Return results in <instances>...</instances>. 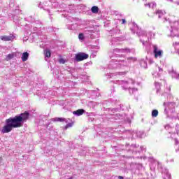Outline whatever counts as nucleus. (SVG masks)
<instances>
[{
    "label": "nucleus",
    "mask_w": 179,
    "mask_h": 179,
    "mask_svg": "<svg viewBox=\"0 0 179 179\" xmlns=\"http://www.w3.org/2000/svg\"><path fill=\"white\" fill-rule=\"evenodd\" d=\"M30 117V113L25 111L21 113L20 115H15L13 117H9L5 120L6 125H4L1 129V134H9L11 132L13 128H21L23 127L22 122H26L29 117Z\"/></svg>",
    "instance_id": "nucleus-1"
},
{
    "label": "nucleus",
    "mask_w": 179,
    "mask_h": 179,
    "mask_svg": "<svg viewBox=\"0 0 179 179\" xmlns=\"http://www.w3.org/2000/svg\"><path fill=\"white\" fill-rule=\"evenodd\" d=\"M87 58H89V55L85 52H79L76 55V61H77V62L85 61V59H87Z\"/></svg>",
    "instance_id": "nucleus-2"
},
{
    "label": "nucleus",
    "mask_w": 179,
    "mask_h": 179,
    "mask_svg": "<svg viewBox=\"0 0 179 179\" xmlns=\"http://www.w3.org/2000/svg\"><path fill=\"white\" fill-rule=\"evenodd\" d=\"M153 54L155 55V58H162L163 55V50H158L157 45H153Z\"/></svg>",
    "instance_id": "nucleus-3"
},
{
    "label": "nucleus",
    "mask_w": 179,
    "mask_h": 179,
    "mask_svg": "<svg viewBox=\"0 0 179 179\" xmlns=\"http://www.w3.org/2000/svg\"><path fill=\"white\" fill-rule=\"evenodd\" d=\"M0 39L2 41H13L15 36H13V34H10V36H1Z\"/></svg>",
    "instance_id": "nucleus-4"
},
{
    "label": "nucleus",
    "mask_w": 179,
    "mask_h": 179,
    "mask_svg": "<svg viewBox=\"0 0 179 179\" xmlns=\"http://www.w3.org/2000/svg\"><path fill=\"white\" fill-rule=\"evenodd\" d=\"M73 114H74V115H78V117H80V115H83V114H85V110L78 109L77 110L73 111Z\"/></svg>",
    "instance_id": "nucleus-5"
},
{
    "label": "nucleus",
    "mask_w": 179,
    "mask_h": 179,
    "mask_svg": "<svg viewBox=\"0 0 179 179\" xmlns=\"http://www.w3.org/2000/svg\"><path fill=\"white\" fill-rule=\"evenodd\" d=\"M27 59H29V53L27 52H24L22 56V62H26Z\"/></svg>",
    "instance_id": "nucleus-6"
},
{
    "label": "nucleus",
    "mask_w": 179,
    "mask_h": 179,
    "mask_svg": "<svg viewBox=\"0 0 179 179\" xmlns=\"http://www.w3.org/2000/svg\"><path fill=\"white\" fill-rule=\"evenodd\" d=\"M43 54L46 58H50L51 57V50L50 49H45L43 51Z\"/></svg>",
    "instance_id": "nucleus-7"
},
{
    "label": "nucleus",
    "mask_w": 179,
    "mask_h": 179,
    "mask_svg": "<svg viewBox=\"0 0 179 179\" xmlns=\"http://www.w3.org/2000/svg\"><path fill=\"white\" fill-rule=\"evenodd\" d=\"M53 121L55 122H64V121H65V118H62V117H55L53 119Z\"/></svg>",
    "instance_id": "nucleus-8"
},
{
    "label": "nucleus",
    "mask_w": 179,
    "mask_h": 179,
    "mask_svg": "<svg viewBox=\"0 0 179 179\" xmlns=\"http://www.w3.org/2000/svg\"><path fill=\"white\" fill-rule=\"evenodd\" d=\"M91 10L92 12V13H99V7L97 6H93L91 8Z\"/></svg>",
    "instance_id": "nucleus-9"
},
{
    "label": "nucleus",
    "mask_w": 179,
    "mask_h": 179,
    "mask_svg": "<svg viewBox=\"0 0 179 179\" xmlns=\"http://www.w3.org/2000/svg\"><path fill=\"white\" fill-rule=\"evenodd\" d=\"M159 115V111L156 109L152 111V117H157Z\"/></svg>",
    "instance_id": "nucleus-10"
},
{
    "label": "nucleus",
    "mask_w": 179,
    "mask_h": 179,
    "mask_svg": "<svg viewBox=\"0 0 179 179\" xmlns=\"http://www.w3.org/2000/svg\"><path fill=\"white\" fill-rule=\"evenodd\" d=\"M14 57H15V55L13 54H8L6 56V61H9V60L12 59Z\"/></svg>",
    "instance_id": "nucleus-11"
},
{
    "label": "nucleus",
    "mask_w": 179,
    "mask_h": 179,
    "mask_svg": "<svg viewBox=\"0 0 179 179\" xmlns=\"http://www.w3.org/2000/svg\"><path fill=\"white\" fill-rule=\"evenodd\" d=\"M72 127H73V122L69 123V124H66V126L64 127V129H68L69 128H72Z\"/></svg>",
    "instance_id": "nucleus-12"
},
{
    "label": "nucleus",
    "mask_w": 179,
    "mask_h": 179,
    "mask_svg": "<svg viewBox=\"0 0 179 179\" xmlns=\"http://www.w3.org/2000/svg\"><path fill=\"white\" fill-rule=\"evenodd\" d=\"M156 15H159V17L163 16V11L162 10H158L156 11Z\"/></svg>",
    "instance_id": "nucleus-13"
},
{
    "label": "nucleus",
    "mask_w": 179,
    "mask_h": 179,
    "mask_svg": "<svg viewBox=\"0 0 179 179\" xmlns=\"http://www.w3.org/2000/svg\"><path fill=\"white\" fill-rule=\"evenodd\" d=\"M78 38L80 40H83L85 38V36H84L83 34H79Z\"/></svg>",
    "instance_id": "nucleus-14"
},
{
    "label": "nucleus",
    "mask_w": 179,
    "mask_h": 179,
    "mask_svg": "<svg viewBox=\"0 0 179 179\" xmlns=\"http://www.w3.org/2000/svg\"><path fill=\"white\" fill-rule=\"evenodd\" d=\"M59 64H65V59H64L63 58H61L59 59Z\"/></svg>",
    "instance_id": "nucleus-15"
},
{
    "label": "nucleus",
    "mask_w": 179,
    "mask_h": 179,
    "mask_svg": "<svg viewBox=\"0 0 179 179\" xmlns=\"http://www.w3.org/2000/svg\"><path fill=\"white\" fill-rule=\"evenodd\" d=\"M122 24H125L127 23V21L125 20V19H122Z\"/></svg>",
    "instance_id": "nucleus-16"
},
{
    "label": "nucleus",
    "mask_w": 179,
    "mask_h": 179,
    "mask_svg": "<svg viewBox=\"0 0 179 179\" xmlns=\"http://www.w3.org/2000/svg\"><path fill=\"white\" fill-rule=\"evenodd\" d=\"M173 45H179V41H177L176 42H175V43L173 44Z\"/></svg>",
    "instance_id": "nucleus-17"
},
{
    "label": "nucleus",
    "mask_w": 179,
    "mask_h": 179,
    "mask_svg": "<svg viewBox=\"0 0 179 179\" xmlns=\"http://www.w3.org/2000/svg\"><path fill=\"white\" fill-rule=\"evenodd\" d=\"M118 178H119V179H124V177H122V176H119Z\"/></svg>",
    "instance_id": "nucleus-18"
},
{
    "label": "nucleus",
    "mask_w": 179,
    "mask_h": 179,
    "mask_svg": "<svg viewBox=\"0 0 179 179\" xmlns=\"http://www.w3.org/2000/svg\"><path fill=\"white\" fill-rule=\"evenodd\" d=\"M1 160H2V158H1V157H0V161H1Z\"/></svg>",
    "instance_id": "nucleus-19"
},
{
    "label": "nucleus",
    "mask_w": 179,
    "mask_h": 179,
    "mask_svg": "<svg viewBox=\"0 0 179 179\" xmlns=\"http://www.w3.org/2000/svg\"><path fill=\"white\" fill-rule=\"evenodd\" d=\"M149 6H150V4H148Z\"/></svg>",
    "instance_id": "nucleus-20"
}]
</instances>
